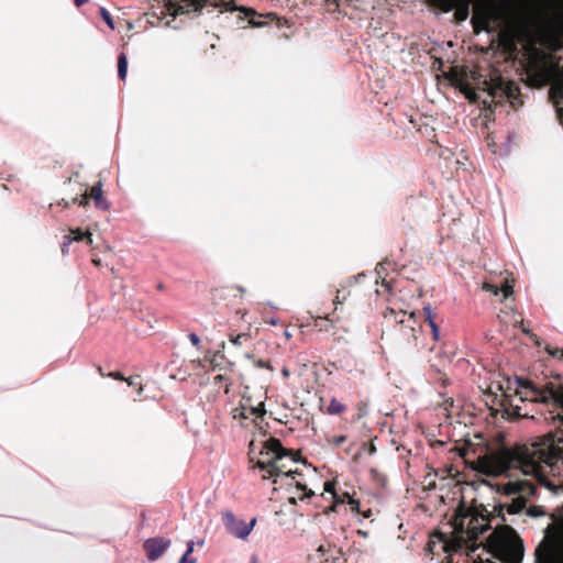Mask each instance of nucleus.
Returning a JSON list of instances; mask_svg holds the SVG:
<instances>
[{"label": "nucleus", "mask_w": 563, "mask_h": 563, "mask_svg": "<svg viewBox=\"0 0 563 563\" xmlns=\"http://www.w3.org/2000/svg\"><path fill=\"white\" fill-rule=\"evenodd\" d=\"M287 476L295 479L296 475H300L298 470H292L290 467H287V464L284 463V460H276L273 465H271V470L268 474H262L263 479H269L277 476Z\"/></svg>", "instance_id": "obj_17"}, {"label": "nucleus", "mask_w": 563, "mask_h": 563, "mask_svg": "<svg viewBox=\"0 0 563 563\" xmlns=\"http://www.w3.org/2000/svg\"><path fill=\"white\" fill-rule=\"evenodd\" d=\"M363 450H365L369 455H373L376 453V446L372 442H364L362 444Z\"/></svg>", "instance_id": "obj_44"}, {"label": "nucleus", "mask_w": 563, "mask_h": 563, "mask_svg": "<svg viewBox=\"0 0 563 563\" xmlns=\"http://www.w3.org/2000/svg\"><path fill=\"white\" fill-rule=\"evenodd\" d=\"M188 339L192 343L194 346H196L197 349L200 347V339L196 333H190L188 335Z\"/></svg>", "instance_id": "obj_46"}, {"label": "nucleus", "mask_w": 563, "mask_h": 563, "mask_svg": "<svg viewBox=\"0 0 563 563\" xmlns=\"http://www.w3.org/2000/svg\"><path fill=\"white\" fill-rule=\"evenodd\" d=\"M518 385L522 388L519 391L520 401L530 400L545 406L550 413L545 419L559 420L563 427V384L547 382L537 385L530 379L519 378Z\"/></svg>", "instance_id": "obj_3"}, {"label": "nucleus", "mask_w": 563, "mask_h": 563, "mask_svg": "<svg viewBox=\"0 0 563 563\" xmlns=\"http://www.w3.org/2000/svg\"><path fill=\"white\" fill-rule=\"evenodd\" d=\"M288 500H289V504H291V505L297 504V497H295V496L290 497Z\"/></svg>", "instance_id": "obj_59"}, {"label": "nucleus", "mask_w": 563, "mask_h": 563, "mask_svg": "<svg viewBox=\"0 0 563 563\" xmlns=\"http://www.w3.org/2000/svg\"><path fill=\"white\" fill-rule=\"evenodd\" d=\"M505 413L514 419V418H520V417H528L527 412L521 411V407L519 405L510 404L507 408H505Z\"/></svg>", "instance_id": "obj_27"}, {"label": "nucleus", "mask_w": 563, "mask_h": 563, "mask_svg": "<svg viewBox=\"0 0 563 563\" xmlns=\"http://www.w3.org/2000/svg\"><path fill=\"white\" fill-rule=\"evenodd\" d=\"M170 540L165 539L163 537L150 538L147 539L143 548L146 552V556L150 561L158 560L169 548Z\"/></svg>", "instance_id": "obj_13"}, {"label": "nucleus", "mask_w": 563, "mask_h": 563, "mask_svg": "<svg viewBox=\"0 0 563 563\" xmlns=\"http://www.w3.org/2000/svg\"><path fill=\"white\" fill-rule=\"evenodd\" d=\"M445 563H452V559L450 556L445 558Z\"/></svg>", "instance_id": "obj_63"}, {"label": "nucleus", "mask_w": 563, "mask_h": 563, "mask_svg": "<svg viewBox=\"0 0 563 563\" xmlns=\"http://www.w3.org/2000/svg\"><path fill=\"white\" fill-rule=\"evenodd\" d=\"M92 263H93V265H95V266H97V267L101 266V261H100L99 258H93V260H92Z\"/></svg>", "instance_id": "obj_56"}, {"label": "nucleus", "mask_w": 563, "mask_h": 563, "mask_svg": "<svg viewBox=\"0 0 563 563\" xmlns=\"http://www.w3.org/2000/svg\"><path fill=\"white\" fill-rule=\"evenodd\" d=\"M324 492L327 493H330L332 494L333 498L335 497L336 495V490H335V483L334 482H331V481H327L324 483V487H323Z\"/></svg>", "instance_id": "obj_42"}, {"label": "nucleus", "mask_w": 563, "mask_h": 563, "mask_svg": "<svg viewBox=\"0 0 563 563\" xmlns=\"http://www.w3.org/2000/svg\"><path fill=\"white\" fill-rule=\"evenodd\" d=\"M463 92L465 95V97L471 101V102H476L477 99H478V96L477 93L475 92V90L468 86H466L464 89H463Z\"/></svg>", "instance_id": "obj_39"}, {"label": "nucleus", "mask_w": 563, "mask_h": 563, "mask_svg": "<svg viewBox=\"0 0 563 563\" xmlns=\"http://www.w3.org/2000/svg\"><path fill=\"white\" fill-rule=\"evenodd\" d=\"M346 409V406L343 405L341 401H339L335 398H332L328 405L327 412L329 415H340L344 412Z\"/></svg>", "instance_id": "obj_26"}, {"label": "nucleus", "mask_w": 563, "mask_h": 563, "mask_svg": "<svg viewBox=\"0 0 563 563\" xmlns=\"http://www.w3.org/2000/svg\"><path fill=\"white\" fill-rule=\"evenodd\" d=\"M239 11L243 13V16H241V19H249L250 25L254 27H260L265 24H268L276 18L274 13H257L254 9L246 7L239 8Z\"/></svg>", "instance_id": "obj_15"}, {"label": "nucleus", "mask_w": 563, "mask_h": 563, "mask_svg": "<svg viewBox=\"0 0 563 563\" xmlns=\"http://www.w3.org/2000/svg\"><path fill=\"white\" fill-rule=\"evenodd\" d=\"M128 74V57L124 53L118 56V76L121 80H125Z\"/></svg>", "instance_id": "obj_24"}, {"label": "nucleus", "mask_w": 563, "mask_h": 563, "mask_svg": "<svg viewBox=\"0 0 563 563\" xmlns=\"http://www.w3.org/2000/svg\"><path fill=\"white\" fill-rule=\"evenodd\" d=\"M555 109H556L558 120H559L560 124L563 126V106L562 107H558Z\"/></svg>", "instance_id": "obj_49"}, {"label": "nucleus", "mask_w": 563, "mask_h": 563, "mask_svg": "<svg viewBox=\"0 0 563 563\" xmlns=\"http://www.w3.org/2000/svg\"><path fill=\"white\" fill-rule=\"evenodd\" d=\"M194 552V542L189 541L187 543V550L184 553V555L180 558L179 563H196V559L191 556V553Z\"/></svg>", "instance_id": "obj_31"}, {"label": "nucleus", "mask_w": 563, "mask_h": 563, "mask_svg": "<svg viewBox=\"0 0 563 563\" xmlns=\"http://www.w3.org/2000/svg\"><path fill=\"white\" fill-rule=\"evenodd\" d=\"M107 377H110V378L117 379V380H123V382H125V379L128 378V377H124V375L120 372H110L107 374Z\"/></svg>", "instance_id": "obj_45"}, {"label": "nucleus", "mask_w": 563, "mask_h": 563, "mask_svg": "<svg viewBox=\"0 0 563 563\" xmlns=\"http://www.w3.org/2000/svg\"><path fill=\"white\" fill-rule=\"evenodd\" d=\"M358 514L362 515L364 518H369L372 516V509L368 508L366 510H361V512Z\"/></svg>", "instance_id": "obj_51"}, {"label": "nucleus", "mask_w": 563, "mask_h": 563, "mask_svg": "<svg viewBox=\"0 0 563 563\" xmlns=\"http://www.w3.org/2000/svg\"><path fill=\"white\" fill-rule=\"evenodd\" d=\"M74 2H75V4H76V7H78V8H79V7H81L82 4L87 3V2H88V0H74Z\"/></svg>", "instance_id": "obj_55"}, {"label": "nucleus", "mask_w": 563, "mask_h": 563, "mask_svg": "<svg viewBox=\"0 0 563 563\" xmlns=\"http://www.w3.org/2000/svg\"><path fill=\"white\" fill-rule=\"evenodd\" d=\"M500 43L507 53L512 54L517 51V45L510 35H503Z\"/></svg>", "instance_id": "obj_28"}, {"label": "nucleus", "mask_w": 563, "mask_h": 563, "mask_svg": "<svg viewBox=\"0 0 563 563\" xmlns=\"http://www.w3.org/2000/svg\"><path fill=\"white\" fill-rule=\"evenodd\" d=\"M493 518L494 516L482 504L474 503L467 506L462 500L452 519L456 547L459 549H462L463 545L470 548L481 534L490 529Z\"/></svg>", "instance_id": "obj_2"}, {"label": "nucleus", "mask_w": 563, "mask_h": 563, "mask_svg": "<svg viewBox=\"0 0 563 563\" xmlns=\"http://www.w3.org/2000/svg\"><path fill=\"white\" fill-rule=\"evenodd\" d=\"M338 294H340V291H338ZM333 303L334 305L342 303V301L340 300V296L339 295L335 296V299L333 300Z\"/></svg>", "instance_id": "obj_57"}, {"label": "nucleus", "mask_w": 563, "mask_h": 563, "mask_svg": "<svg viewBox=\"0 0 563 563\" xmlns=\"http://www.w3.org/2000/svg\"><path fill=\"white\" fill-rule=\"evenodd\" d=\"M383 286H385L387 290L390 289L389 283L386 282L385 279L383 280Z\"/></svg>", "instance_id": "obj_62"}, {"label": "nucleus", "mask_w": 563, "mask_h": 563, "mask_svg": "<svg viewBox=\"0 0 563 563\" xmlns=\"http://www.w3.org/2000/svg\"><path fill=\"white\" fill-rule=\"evenodd\" d=\"M345 441H346V437L345 435H335V437L329 438L327 440L328 444H330L332 446H335V448L340 446Z\"/></svg>", "instance_id": "obj_38"}, {"label": "nucleus", "mask_w": 563, "mask_h": 563, "mask_svg": "<svg viewBox=\"0 0 563 563\" xmlns=\"http://www.w3.org/2000/svg\"><path fill=\"white\" fill-rule=\"evenodd\" d=\"M536 563H563V545L552 538H544L534 551Z\"/></svg>", "instance_id": "obj_8"}, {"label": "nucleus", "mask_w": 563, "mask_h": 563, "mask_svg": "<svg viewBox=\"0 0 563 563\" xmlns=\"http://www.w3.org/2000/svg\"><path fill=\"white\" fill-rule=\"evenodd\" d=\"M493 19V11L488 7H476L472 16V24L474 32L478 34L481 31H490V21Z\"/></svg>", "instance_id": "obj_14"}, {"label": "nucleus", "mask_w": 563, "mask_h": 563, "mask_svg": "<svg viewBox=\"0 0 563 563\" xmlns=\"http://www.w3.org/2000/svg\"><path fill=\"white\" fill-rule=\"evenodd\" d=\"M323 563H346L343 553L340 549L334 550L331 555L324 559Z\"/></svg>", "instance_id": "obj_30"}, {"label": "nucleus", "mask_w": 563, "mask_h": 563, "mask_svg": "<svg viewBox=\"0 0 563 563\" xmlns=\"http://www.w3.org/2000/svg\"><path fill=\"white\" fill-rule=\"evenodd\" d=\"M441 385L445 387L449 384V378L446 376H442L441 378Z\"/></svg>", "instance_id": "obj_54"}, {"label": "nucleus", "mask_w": 563, "mask_h": 563, "mask_svg": "<svg viewBox=\"0 0 563 563\" xmlns=\"http://www.w3.org/2000/svg\"><path fill=\"white\" fill-rule=\"evenodd\" d=\"M250 563H260L257 556L253 555Z\"/></svg>", "instance_id": "obj_61"}, {"label": "nucleus", "mask_w": 563, "mask_h": 563, "mask_svg": "<svg viewBox=\"0 0 563 563\" xmlns=\"http://www.w3.org/2000/svg\"><path fill=\"white\" fill-rule=\"evenodd\" d=\"M383 314L385 319L394 318L395 321L401 325L402 330L408 329L411 333V336L416 339L415 324H417V320L415 312L407 314L406 311L396 312L393 308H386Z\"/></svg>", "instance_id": "obj_12"}, {"label": "nucleus", "mask_w": 563, "mask_h": 563, "mask_svg": "<svg viewBox=\"0 0 563 563\" xmlns=\"http://www.w3.org/2000/svg\"><path fill=\"white\" fill-rule=\"evenodd\" d=\"M225 379H227V378H225V376H224V375L219 374V375H217V376L214 377V383L217 384V383L222 382V380H225Z\"/></svg>", "instance_id": "obj_52"}, {"label": "nucleus", "mask_w": 563, "mask_h": 563, "mask_svg": "<svg viewBox=\"0 0 563 563\" xmlns=\"http://www.w3.org/2000/svg\"><path fill=\"white\" fill-rule=\"evenodd\" d=\"M296 488L302 492V494L298 496L299 500H305L307 498H311L312 496H314V492L307 488V486L305 484H301L300 482H296Z\"/></svg>", "instance_id": "obj_32"}, {"label": "nucleus", "mask_w": 563, "mask_h": 563, "mask_svg": "<svg viewBox=\"0 0 563 563\" xmlns=\"http://www.w3.org/2000/svg\"><path fill=\"white\" fill-rule=\"evenodd\" d=\"M483 289L492 292L495 296H497L499 294V287L494 284H490V283H484Z\"/></svg>", "instance_id": "obj_41"}, {"label": "nucleus", "mask_w": 563, "mask_h": 563, "mask_svg": "<svg viewBox=\"0 0 563 563\" xmlns=\"http://www.w3.org/2000/svg\"><path fill=\"white\" fill-rule=\"evenodd\" d=\"M282 374H283V376H284V377H286V378H288V377L290 376V372H289V369H288L287 367H284V368L282 369Z\"/></svg>", "instance_id": "obj_53"}, {"label": "nucleus", "mask_w": 563, "mask_h": 563, "mask_svg": "<svg viewBox=\"0 0 563 563\" xmlns=\"http://www.w3.org/2000/svg\"><path fill=\"white\" fill-rule=\"evenodd\" d=\"M423 316L426 321H428L429 327L431 328L433 340L438 341L440 336V330L438 324L435 323V314L429 306L423 308Z\"/></svg>", "instance_id": "obj_20"}, {"label": "nucleus", "mask_w": 563, "mask_h": 563, "mask_svg": "<svg viewBox=\"0 0 563 563\" xmlns=\"http://www.w3.org/2000/svg\"><path fill=\"white\" fill-rule=\"evenodd\" d=\"M241 409L249 412L250 416L263 418L266 413L265 402L260 401L257 405L253 402L252 396L244 391L240 400Z\"/></svg>", "instance_id": "obj_16"}, {"label": "nucleus", "mask_w": 563, "mask_h": 563, "mask_svg": "<svg viewBox=\"0 0 563 563\" xmlns=\"http://www.w3.org/2000/svg\"><path fill=\"white\" fill-rule=\"evenodd\" d=\"M70 235V239H71V242L73 241H76V242H80V241H86V243L88 245H91L92 244V235L89 231H81V229L77 228V229H69V234Z\"/></svg>", "instance_id": "obj_21"}, {"label": "nucleus", "mask_w": 563, "mask_h": 563, "mask_svg": "<svg viewBox=\"0 0 563 563\" xmlns=\"http://www.w3.org/2000/svg\"><path fill=\"white\" fill-rule=\"evenodd\" d=\"M528 514H529L530 516L537 517V516H539V515H541V514H543V512H542V511H540L538 507H530V508L528 509Z\"/></svg>", "instance_id": "obj_50"}, {"label": "nucleus", "mask_w": 563, "mask_h": 563, "mask_svg": "<svg viewBox=\"0 0 563 563\" xmlns=\"http://www.w3.org/2000/svg\"><path fill=\"white\" fill-rule=\"evenodd\" d=\"M429 2L443 12L455 9L454 18L457 21H465L470 14L471 0H429Z\"/></svg>", "instance_id": "obj_10"}, {"label": "nucleus", "mask_w": 563, "mask_h": 563, "mask_svg": "<svg viewBox=\"0 0 563 563\" xmlns=\"http://www.w3.org/2000/svg\"><path fill=\"white\" fill-rule=\"evenodd\" d=\"M500 89L506 95L507 99H509L510 103L515 107L516 104L521 106V93L519 86L514 81H503L500 79Z\"/></svg>", "instance_id": "obj_18"}, {"label": "nucleus", "mask_w": 563, "mask_h": 563, "mask_svg": "<svg viewBox=\"0 0 563 563\" xmlns=\"http://www.w3.org/2000/svg\"><path fill=\"white\" fill-rule=\"evenodd\" d=\"M254 453H255V443H254V441H251L250 445H249L250 463H254V461H255Z\"/></svg>", "instance_id": "obj_48"}, {"label": "nucleus", "mask_w": 563, "mask_h": 563, "mask_svg": "<svg viewBox=\"0 0 563 563\" xmlns=\"http://www.w3.org/2000/svg\"><path fill=\"white\" fill-rule=\"evenodd\" d=\"M232 417L234 419H249L251 416L247 411L241 409V405L232 410Z\"/></svg>", "instance_id": "obj_37"}, {"label": "nucleus", "mask_w": 563, "mask_h": 563, "mask_svg": "<svg viewBox=\"0 0 563 563\" xmlns=\"http://www.w3.org/2000/svg\"><path fill=\"white\" fill-rule=\"evenodd\" d=\"M255 366L258 367V368L269 369L271 372L274 371V367L272 366L271 362L269 361H265V360H257V361H255Z\"/></svg>", "instance_id": "obj_43"}, {"label": "nucleus", "mask_w": 563, "mask_h": 563, "mask_svg": "<svg viewBox=\"0 0 563 563\" xmlns=\"http://www.w3.org/2000/svg\"><path fill=\"white\" fill-rule=\"evenodd\" d=\"M70 243H71L70 235H65L64 236V242L62 244V252H63V254H66L68 252V246H69Z\"/></svg>", "instance_id": "obj_47"}, {"label": "nucleus", "mask_w": 563, "mask_h": 563, "mask_svg": "<svg viewBox=\"0 0 563 563\" xmlns=\"http://www.w3.org/2000/svg\"><path fill=\"white\" fill-rule=\"evenodd\" d=\"M527 74V84L530 87L540 88L553 80L558 71V66L550 68L542 65L539 60L532 59L525 67Z\"/></svg>", "instance_id": "obj_6"}, {"label": "nucleus", "mask_w": 563, "mask_h": 563, "mask_svg": "<svg viewBox=\"0 0 563 563\" xmlns=\"http://www.w3.org/2000/svg\"><path fill=\"white\" fill-rule=\"evenodd\" d=\"M230 388H231V383L225 384L224 393L228 394L230 391Z\"/></svg>", "instance_id": "obj_60"}, {"label": "nucleus", "mask_w": 563, "mask_h": 563, "mask_svg": "<svg viewBox=\"0 0 563 563\" xmlns=\"http://www.w3.org/2000/svg\"><path fill=\"white\" fill-rule=\"evenodd\" d=\"M89 199L93 200L95 207L98 209L108 210L110 207L109 202L107 201L103 195L101 181H98L89 190L85 189L80 194V198L78 196H75L70 202L66 199H62L58 202V206L63 205L65 208H67L70 203H78L79 206L86 207L88 205Z\"/></svg>", "instance_id": "obj_7"}, {"label": "nucleus", "mask_w": 563, "mask_h": 563, "mask_svg": "<svg viewBox=\"0 0 563 563\" xmlns=\"http://www.w3.org/2000/svg\"><path fill=\"white\" fill-rule=\"evenodd\" d=\"M313 325L319 331H330L333 328V322L328 317H317L314 318Z\"/></svg>", "instance_id": "obj_25"}, {"label": "nucleus", "mask_w": 563, "mask_h": 563, "mask_svg": "<svg viewBox=\"0 0 563 563\" xmlns=\"http://www.w3.org/2000/svg\"><path fill=\"white\" fill-rule=\"evenodd\" d=\"M97 371L101 376H107V374L103 372V368L101 366H97Z\"/></svg>", "instance_id": "obj_58"}, {"label": "nucleus", "mask_w": 563, "mask_h": 563, "mask_svg": "<svg viewBox=\"0 0 563 563\" xmlns=\"http://www.w3.org/2000/svg\"><path fill=\"white\" fill-rule=\"evenodd\" d=\"M251 340V334L249 332H242V333H229V341L234 344L235 346H242L246 342Z\"/></svg>", "instance_id": "obj_23"}, {"label": "nucleus", "mask_w": 563, "mask_h": 563, "mask_svg": "<svg viewBox=\"0 0 563 563\" xmlns=\"http://www.w3.org/2000/svg\"><path fill=\"white\" fill-rule=\"evenodd\" d=\"M352 497L353 496L347 492L336 493L334 497V506L346 504Z\"/></svg>", "instance_id": "obj_33"}, {"label": "nucleus", "mask_w": 563, "mask_h": 563, "mask_svg": "<svg viewBox=\"0 0 563 563\" xmlns=\"http://www.w3.org/2000/svg\"><path fill=\"white\" fill-rule=\"evenodd\" d=\"M125 383L129 385V386H132L135 388L136 390V394L137 396H141L142 393H143V385H142V382H141V376L140 375H135V376H130L125 379Z\"/></svg>", "instance_id": "obj_29"}, {"label": "nucleus", "mask_w": 563, "mask_h": 563, "mask_svg": "<svg viewBox=\"0 0 563 563\" xmlns=\"http://www.w3.org/2000/svg\"><path fill=\"white\" fill-rule=\"evenodd\" d=\"M346 504L350 506L351 511L356 514L361 512V504L354 497H352Z\"/></svg>", "instance_id": "obj_40"}, {"label": "nucleus", "mask_w": 563, "mask_h": 563, "mask_svg": "<svg viewBox=\"0 0 563 563\" xmlns=\"http://www.w3.org/2000/svg\"><path fill=\"white\" fill-rule=\"evenodd\" d=\"M222 521L227 530L240 539H246L251 533L256 520L252 519L250 523L236 519L232 511L222 512Z\"/></svg>", "instance_id": "obj_9"}, {"label": "nucleus", "mask_w": 563, "mask_h": 563, "mask_svg": "<svg viewBox=\"0 0 563 563\" xmlns=\"http://www.w3.org/2000/svg\"><path fill=\"white\" fill-rule=\"evenodd\" d=\"M99 13H100V16L102 18V20L107 23V25L113 30L114 29V22H113V19L110 14V12L104 9V8H100L99 10Z\"/></svg>", "instance_id": "obj_34"}, {"label": "nucleus", "mask_w": 563, "mask_h": 563, "mask_svg": "<svg viewBox=\"0 0 563 563\" xmlns=\"http://www.w3.org/2000/svg\"><path fill=\"white\" fill-rule=\"evenodd\" d=\"M487 548L501 563H521L523 543L514 528L503 525L487 538Z\"/></svg>", "instance_id": "obj_4"}, {"label": "nucleus", "mask_w": 563, "mask_h": 563, "mask_svg": "<svg viewBox=\"0 0 563 563\" xmlns=\"http://www.w3.org/2000/svg\"><path fill=\"white\" fill-rule=\"evenodd\" d=\"M549 98L555 108L563 106V76L553 81L549 90Z\"/></svg>", "instance_id": "obj_19"}, {"label": "nucleus", "mask_w": 563, "mask_h": 563, "mask_svg": "<svg viewBox=\"0 0 563 563\" xmlns=\"http://www.w3.org/2000/svg\"><path fill=\"white\" fill-rule=\"evenodd\" d=\"M500 291L503 292V296L506 299V298H508L509 296L512 295V292H514V285L510 284L508 279H506L504 282V284L501 285V287H499V292Z\"/></svg>", "instance_id": "obj_35"}, {"label": "nucleus", "mask_w": 563, "mask_h": 563, "mask_svg": "<svg viewBox=\"0 0 563 563\" xmlns=\"http://www.w3.org/2000/svg\"><path fill=\"white\" fill-rule=\"evenodd\" d=\"M207 5L222 8L225 11H239L240 7L234 5V0H205Z\"/></svg>", "instance_id": "obj_22"}, {"label": "nucleus", "mask_w": 563, "mask_h": 563, "mask_svg": "<svg viewBox=\"0 0 563 563\" xmlns=\"http://www.w3.org/2000/svg\"><path fill=\"white\" fill-rule=\"evenodd\" d=\"M482 563H496V562L490 561V560H486V561H482Z\"/></svg>", "instance_id": "obj_64"}, {"label": "nucleus", "mask_w": 563, "mask_h": 563, "mask_svg": "<svg viewBox=\"0 0 563 563\" xmlns=\"http://www.w3.org/2000/svg\"><path fill=\"white\" fill-rule=\"evenodd\" d=\"M563 463V427L556 434L549 433L538 438L536 441L516 444L512 448H501L485 457L487 473L503 474L511 470L520 471L525 476L531 478L509 479L498 484V492L510 496L509 504L499 505V515L506 508L510 515L521 512L530 497L536 494L538 485L556 492L558 484L550 475L559 474L558 463Z\"/></svg>", "instance_id": "obj_1"}, {"label": "nucleus", "mask_w": 563, "mask_h": 563, "mask_svg": "<svg viewBox=\"0 0 563 563\" xmlns=\"http://www.w3.org/2000/svg\"><path fill=\"white\" fill-rule=\"evenodd\" d=\"M207 3L205 0H168L164 5L169 15L199 12Z\"/></svg>", "instance_id": "obj_11"}, {"label": "nucleus", "mask_w": 563, "mask_h": 563, "mask_svg": "<svg viewBox=\"0 0 563 563\" xmlns=\"http://www.w3.org/2000/svg\"><path fill=\"white\" fill-rule=\"evenodd\" d=\"M299 456V452L285 449L280 440L276 438H269L263 442L258 452V459L255 461L254 467L261 470L263 474H268L271 465H273L276 460L288 459L291 463H297Z\"/></svg>", "instance_id": "obj_5"}, {"label": "nucleus", "mask_w": 563, "mask_h": 563, "mask_svg": "<svg viewBox=\"0 0 563 563\" xmlns=\"http://www.w3.org/2000/svg\"><path fill=\"white\" fill-rule=\"evenodd\" d=\"M545 352L553 357H559L560 360H563V349L547 345Z\"/></svg>", "instance_id": "obj_36"}]
</instances>
